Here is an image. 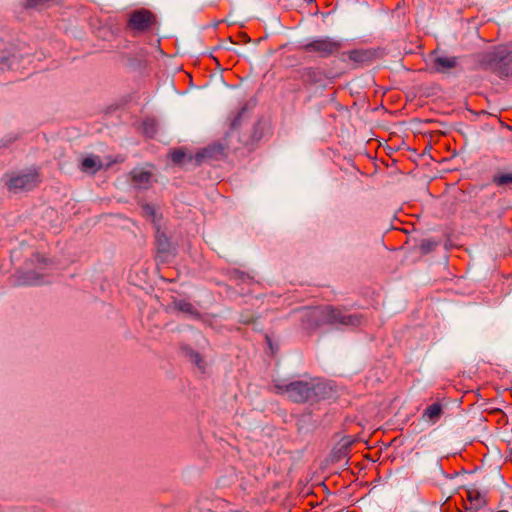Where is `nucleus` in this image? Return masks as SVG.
Instances as JSON below:
<instances>
[{
  "label": "nucleus",
  "mask_w": 512,
  "mask_h": 512,
  "mask_svg": "<svg viewBox=\"0 0 512 512\" xmlns=\"http://www.w3.org/2000/svg\"><path fill=\"white\" fill-rule=\"evenodd\" d=\"M131 182L135 188L148 189L153 184V175L149 171L134 169L131 171Z\"/></svg>",
  "instance_id": "8"
},
{
  "label": "nucleus",
  "mask_w": 512,
  "mask_h": 512,
  "mask_svg": "<svg viewBox=\"0 0 512 512\" xmlns=\"http://www.w3.org/2000/svg\"><path fill=\"white\" fill-rule=\"evenodd\" d=\"M102 167V162L98 156H89L83 159L81 170L84 172H97Z\"/></svg>",
  "instance_id": "11"
},
{
  "label": "nucleus",
  "mask_w": 512,
  "mask_h": 512,
  "mask_svg": "<svg viewBox=\"0 0 512 512\" xmlns=\"http://www.w3.org/2000/svg\"><path fill=\"white\" fill-rule=\"evenodd\" d=\"M186 356L188 357L190 362H192L199 369L200 372L204 373L206 371L207 363L198 352L192 349H188L186 352Z\"/></svg>",
  "instance_id": "12"
},
{
  "label": "nucleus",
  "mask_w": 512,
  "mask_h": 512,
  "mask_svg": "<svg viewBox=\"0 0 512 512\" xmlns=\"http://www.w3.org/2000/svg\"><path fill=\"white\" fill-rule=\"evenodd\" d=\"M156 243L159 253H168L170 250V242L166 237L164 232L160 231V228L157 227L156 232Z\"/></svg>",
  "instance_id": "15"
},
{
  "label": "nucleus",
  "mask_w": 512,
  "mask_h": 512,
  "mask_svg": "<svg viewBox=\"0 0 512 512\" xmlns=\"http://www.w3.org/2000/svg\"><path fill=\"white\" fill-rule=\"evenodd\" d=\"M493 183H495L497 186L512 184V173H501L494 175Z\"/></svg>",
  "instance_id": "18"
},
{
  "label": "nucleus",
  "mask_w": 512,
  "mask_h": 512,
  "mask_svg": "<svg viewBox=\"0 0 512 512\" xmlns=\"http://www.w3.org/2000/svg\"><path fill=\"white\" fill-rule=\"evenodd\" d=\"M480 65L500 77H508L512 74V51L505 55L498 50L486 52L481 55Z\"/></svg>",
  "instance_id": "3"
},
{
  "label": "nucleus",
  "mask_w": 512,
  "mask_h": 512,
  "mask_svg": "<svg viewBox=\"0 0 512 512\" xmlns=\"http://www.w3.org/2000/svg\"><path fill=\"white\" fill-rule=\"evenodd\" d=\"M55 0H27L26 6L29 8H42Z\"/></svg>",
  "instance_id": "21"
},
{
  "label": "nucleus",
  "mask_w": 512,
  "mask_h": 512,
  "mask_svg": "<svg viewBox=\"0 0 512 512\" xmlns=\"http://www.w3.org/2000/svg\"><path fill=\"white\" fill-rule=\"evenodd\" d=\"M348 57L356 63H364L371 59L372 52L369 50H353L348 53Z\"/></svg>",
  "instance_id": "14"
},
{
  "label": "nucleus",
  "mask_w": 512,
  "mask_h": 512,
  "mask_svg": "<svg viewBox=\"0 0 512 512\" xmlns=\"http://www.w3.org/2000/svg\"><path fill=\"white\" fill-rule=\"evenodd\" d=\"M151 133H154V130H153V123L151 122Z\"/></svg>",
  "instance_id": "24"
},
{
  "label": "nucleus",
  "mask_w": 512,
  "mask_h": 512,
  "mask_svg": "<svg viewBox=\"0 0 512 512\" xmlns=\"http://www.w3.org/2000/svg\"><path fill=\"white\" fill-rule=\"evenodd\" d=\"M313 316L317 319V325L331 324L346 327H357L363 323L362 315L358 313H349L345 310L337 309L332 306H325L314 310Z\"/></svg>",
  "instance_id": "2"
},
{
  "label": "nucleus",
  "mask_w": 512,
  "mask_h": 512,
  "mask_svg": "<svg viewBox=\"0 0 512 512\" xmlns=\"http://www.w3.org/2000/svg\"><path fill=\"white\" fill-rule=\"evenodd\" d=\"M171 160L175 164H180L186 157L185 152L182 149H175L170 153Z\"/></svg>",
  "instance_id": "20"
},
{
  "label": "nucleus",
  "mask_w": 512,
  "mask_h": 512,
  "mask_svg": "<svg viewBox=\"0 0 512 512\" xmlns=\"http://www.w3.org/2000/svg\"><path fill=\"white\" fill-rule=\"evenodd\" d=\"M438 243L429 239L422 240L420 243V250L422 253L427 254L437 247Z\"/></svg>",
  "instance_id": "19"
},
{
  "label": "nucleus",
  "mask_w": 512,
  "mask_h": 512,
  "mask_svg": "<svg viewBox=\"0 0 512 512\" xmlns=\"http://www.w3.org/2000/svg\"><path fill=\"white\" fill-rule=\"evenodd\" d=\"M340 48L341 43L329 37L315 39L302 47L305 52L317 54L321 58L334 55Z\"/></svg>",
  "instance_id": "5"
},
{
  "label": "nucleus",
  "mask_w": 512,
  "mask_h": 512,
  "mask_svg": "<svg viewBox=\"0 0 512 512\" xmlns=\"http://www.w3.org/2000/svg\"><path fill=\"white\" fill-rule=\"evenodd\" d=\"M31 261L33 263L35 262L37 267H39L40 270L47 269V267L49 265L48 260L38 254L35 255Z\"/></svg>",
  "instance_id": "22"
},
{
  "label": "nucleus",
  "mask_w": 512,
  "mask_h": 512,
  "mask_svg": "<svg viewBox=\"0 0 512 512\" xmlns=\"http://www.w3.org/2000/svg\"><path fill=\"white\" fill-rule=\"evenodd\" d=\"M142 215L150 220L156 227H159L160 216L158 215L154 206L150 204L142 205Z\"/></svg>",
  "instance_id": "13"
},
{
  "label": "nucleus",
  "mask_w": 512,
  "mask_h": 512,
  "mask_svg": "<svg viewBox=\"0 0 512 512\" xmlns=\"http://www.w3.org/2000/svg\"><path fill=\"white\" fill-rule=\"evenodd\" d=\"M443 414L442 405L438 402H435L431 405H428L422 414V419L430 424H435L439 421Z\"/></svg>",
  "instance_id": "10"
},
{
  "label": "nucleus",
  "mask_w": 512,
  "mask_h": 512,
  "mask_svg": "<svg viewBox=\"0 0 512 512\" xmlns=\"http://www.w3.org/2000/svg\"><path fill=\"white\" fill-rule=\"evenodd\" d=\"M175 307L177 310L183 312V313H187V314H190V315H197V310L195 309V307L188 301H185V300H178V301H175Z\"/></svg>",
  "instance_id": "16"
},
{
  "label": "nucleus",
  "mask_w": 512,
  "mask_h": 512,
  "mask_svg": "<svg viewBox=\"0 0 512 512\" xmlns=\"http://www.w3.org/2000/svg\"><path fill=\"white\" fill-rule=\"evenodd\" d=\"M466 500L469 503V509L477 511L486 505L485 496L476 488L466 490Z\"/></svg>",
  "instance_id": "9"
},
{
  "label": "nucleus",
  "mask_w": 512,
  "mask_h": 512,
  "mask_svg": "<svg viewBox=\"0 0 512 512\" xmlns=\"http://www.w3.org/2000/svg\"><path fill=\"white\" fill-rule=\"evenodd\" d=\"M43 276L44 275H39L34 272H28L26 274L24 280L22 281V284H27V285L42 284L45 282V280L43 279Z\"/></svg>",
  "instance_id": "17"
},
{
  "label": "nucleus",
  "mask_w": 512,
  "mask_h": 512,
  "mask_svg": "<svg viewBox=\"0 0 512 512\" xmlns=\"http://www.w3.org/2000/svg\"><path fill=\"white\" fill-rule=\"evenodd\" d=\"M41 182L40 175L36 169H28L12 175L7 182L9 191L14 193L34 189Z\"/></svg>",
  "instance_id": "4"
},
{
  "label": "nucleus",
  "mask_w": 512,
  "mask_h": 512,
  "mask_svg": "<svg viewBox=\"0 0 512 512\" xmlns=\"http://www.w3.org/2000/svg\"><path fill=\"white\" fill-rule=\"evenodd\" d=\"M154 15L148 10H138L131 14L128 27L137 32H143L149 29L154 23Z\"/></svg>",
  "instance_id": "7"
},
{
  "label": "nucleus",
  "mask_w": 512,
  "mask_h": 512,
  "mask_svg": "<svg viewBox=\"0 0 512 512\" xmlns=\"http://www.w3.org/2000/svg\"><path fill=\"white\" fill-rule=\"evenodd\" d=\"M272 391L276 394L287 395L295 403L314 402L323 397L325 386L316 378L295 380L290 383L274 382Z\"/></svg>",
  "instance_id": "1"
},
{
  "label": "nucleus",
  "mask_w": 512,
  "mask_h": 512,
  "mask_svg": "<svg viewBox=\"0 0 512 512\" xmlns=\"http://www.w3.org/2000/svg\"><path fill=\"white\" fill-rule=\"evenodd\" d=\"M458 65V58L455 56H446L434 51L430 54L428 60L429 69L436 73H448Z\"/></svg>",
  "instance_id": "6"
},
{
  "label": "nucleus",
  "mask_w": 512,
  "mask_h": 512,
  "mask_svg": "<svg viewBox=\"0 0 512 512\" xmlns=\"http://www.w3.org/2000/svg\"><path fill=\"white\" fill-rule=\"evenodd\" d=\"M208 156H210V150L204 149L202 152L196 154V162L201 163L203 159H205Z\"/></svg>",
  "instance_id": "23"
}]
</instances>
